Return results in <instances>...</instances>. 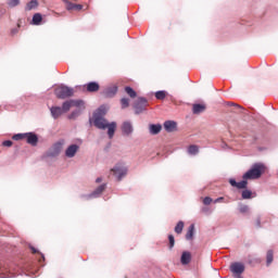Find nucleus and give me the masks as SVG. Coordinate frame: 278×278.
Returning <instances> with one entry per match:
<instances>
[{
    "label": "nucleus",
    "mask_w": 278,
    "mask_h": 278,
    "mask_svg": "<svg viewBox=\"0 0 278 278\" xmlns=\"http://www.w3.org/2000/svg\"><path fill=\"white\" fill-rule=\"evenodd\" d=\"M149 106V101L147 98H138L135 103V114H142V112L147 111V108Z\"/></svg>",
    "instance_id": "obj_4"
},
{
    "label": "nucleus",
    "mask_w": 278,
    "mask_h": 278,
    "mask_svg": "<svg viewBox=\"0 0 278 278\" xmlns=\"http://www.w3.org/2000/svg\"><path fill=\"white\" fill-rule=\"evenodd\" d=\"M166 91H156L155 99H157L159 101H164V99H166Z\"/></svg>",
    "instance_id": "obj_28"
},
{
    "label": "nucleus",
    "mask_w": 278,
    "mask_h": 278,
    "mask_svg": "<svg viewBox=\"0 0 278 278\" xmlns=\"http://www.w3.org/2000/svg\"><path fill=\"white\" fill-rule=\"evenodd\" d=\"M223 201H225V198L220 197L214 200V203H223Z\"/></svg>",
    "instance_id": "obj_39"
},
{
    "label": "nucleus",
    "mask_w": 278,
    "mask_h": 278,
    "mask_svg": "<svg viewBox=\"0 0 278 278\" xmlns=\"http://www.w3.org/2000/svg\"><path fill=\"white\" fill-rule=\"evenodd\" d=\"M192 112H193V114H202V112H205V105H203V104H193Z\"/></svg>",
    "instance_id": "obj_22"
},
{
    "label": "nucleus",
    "mask_w": 278,
    "mask_h": 278,
    "mask_svg": "<svg viewBox=\"0 0 278 278\" xmlns=\"http://www.w3.org/2000/svg\"><path fill=\"white\" fill-rule=\"evenodd\" d=\"M125 92L130 97V99H136V97H138V93L131 87H125Z\"/></svg>",
    "instance_id": "obj_24"
},
{
    "label": "nucleus",
    "mask_w": 278,
    "mask_h": 278,
    "mask_svg": "<svg viewBox=\"0 0 278 278\" xmlns=\"http://www.w3.org/2000/svg\"><path fill=\"white\" fill-rule=\"evenodd\" d=\"M77 151H79V146L71 144L65 150V156L66 157H73L74 155H77Z\"/></svg>",
    "instance_id": "obj_11"
},
{
    "label": "nucleus",
    "mask_w": 278,
    "mask_h": 278,
    "mask_svg": "<svg viewBox=\"0 0 278 278\" xmlns=\"http://www.w3.org/2000/svg\"><path fill=\"white\" fill-rule=\"evenodd\" d=\"M122 134L123 136H131V134H134V126L130 124V122L123 123Z\"/></svg>",
    "instance_id": "obj_9"
},
{
    "label": "nucleus",
    "mask_w": 278,
    "mask_h": 278,
    "mask_svg": "<svg viewBox=\"0 0 278 278\" xmlns=\"http://www.w3.org/2000/svg\"><path fill=\"white\" fill-rule=\"evenodd\" d=\"M50 112H51V116H52L53 118H60V116H61L62 114H64V111H63L62 108H60V106H52V108L50 109Z\"/></svg>",
    "instance_id": "obj_17"
},
{
    "label": "nucleus",
    "mask_w": 278,
    "mask_h": 278,
    "mask_svg": "<svg viewBox=\"0 0 278 278\" xmlns=\"http://www.w3.org/2000/svg\"><path fill=\"white\" fill-rule=\"evenodd\" d=\"M228 105H233V103L229 102Z\"/></svg>",
    "instance_id": "obj_45"
},
{
    "label": "nucleus",
    "mask_w": 278,
    "mask_h": 278,
    "mask_svg": "<svg viewBox=\"0 0 278 278\" xmlns=\"http://www.w3.org/2000/svg\"><path fill=\"white\" fill-rule=\"evenodd\" d=\"M194 238V224L190 225L186 233V240H192Z\"/></svg>",
    "instance_id": "obj_23"
},
{
    "label": "nucleus",
    "mask_w": 278,
    "mask_h": 278,
    "mask_svg": "<svg viewBox=\"0 0 278 278\" xmlns=\"http://www.w3.org/2000/svg\"><path fill=\"white\" fill-rule=\"evenodd\" d=\"M41 260H45V255L43 254H41Z\"/></svg>",
    "instance_id": "obj_43"
},
{
    "label": "nucleus",
    "mask_w": 278,
    "mask_h": 278,
    "mask_svg": "<svg viewBox=\"0 0 278 278\" xmlns=\"http://www.w3.org/2000/svg\"><path fill=\"white\" fill-rule=\"evenodd\" d=\"M105 114H108V108L103 105L100 106L93 113V125L98 129H108V136L110 140H112L114 138V134H116V122L109 123L104 117Z\"/></svg>",
    "instance_id": "obj_1"
},
{
    "label": "nucleus",
    "mask_w": 278,
    "mask_h": 278,
    "mask_svg": "<svg viewBox=\"0 0 278 278\" xmlns=\"http://www.w3.org/2000/svg\"><path fill=\"white\" fill-rule=\"evenodd\" d=\"M18 3H21V0H9L8 5L10 8H16V5H18Z\"/></svg>",
    "instance_id": "obj_34"
},
{
    "label": "nucleus",
    "mask_w": 278,
    "mask_h": 278,
    "mask_svg": "<svg viewBox=\"0 0 278 278\" xmlns=\"http://www.w3.org/2000/svg\"><path fill=\"white\" fill-rule=\"evenodd\" d=\"M38 8V0H31L26 4V10L29 12L31 10H36Z\"/></svg>",
    "instance_id": "obj_26"
},
{
    "label": "nucleus",
    "mask_w": 278,
    "mask_h": 278,
    "mask_svg": "<svg viewBox=\"0 0 278 278\" xmlns=\"http://www.w3.org/2000/svg\"><path fill=\"white\" fill-rule=\"evenodd\" d=\"M149 131L152 134V136H157L162 131V125L160 124H151L149 126Z\"/></svg>",
    "instance_id": "obj_18"
},
{
    "label": "nucleus",
    "mask_w": 278,
    "mask_h": 278,
    "mask_svg": "<svg viewBox=\"0 0 278 278\" xmlns=\"http://www.w3.org/2000/svg\"><path fill=\"white\" fill-rule=\"evenodd\" d=\"M3 147H12V141L11 140H5L2 142Z\"/></svg>",
    "instance_id": "obj_38"
},
{
    "label": "nucleus",
    "mask_w": 278,
    "mask_h": 278,
    "mask_svg": "<svg viewBox=\"0 0 278 278\" xmlns=\"http://www.w3.org/2000/svg\"><path fill=\"white\" fill-rule=\"evenodd\" d=\"M263 173H266V166L262 163H256L243 175V179H260Z\"/></svg>",
    "instance_id": "obj_2"
},
{
    "label": "nucleus",
    "mask_w": 278,
    "mask_h": 278,
    "mask_svg": "<svg viewBox=\"0 0 278 278\" xmlns=\"http://www.w3.org/2000/svg\"><path fill=\"white\" fill-rule=\"evenodd\" d=\"M42 23V15L40 13H36L33 16V25H40Z\"/></svg>",
    "instance_id": "obj_27"
},
{
    "label": "nucleus",
    "mask_w": 278,
    "mask_h": 278,
    "mask_svg": "<svg viewBox=\"0 0 278 278\" xmlns=\"http://www.w3.org/2000/svg\"><path fill=\"white\" fill-rule=\"evenodd\" d=\"M257 227H260V219L257 220Z\"/></svg>",
    "instance_id": "obj_44"
},
{
    "label": "nucleus",
    "mask_w": 278,
    "mask_h": 278,
    "mask_svg": "<svg viewBox=\"0 0 278 278\" xmlns=\"http://www.w3.org/2000/svg\"><path fill=\"white\" fill-rule=\"evenodd\" d=\"M266 260H267V266H270V264H273V260H274L273 250L267 251Z\"/></svg>",
    "instance_id": "obj_29"
},
{
    "label": "nucleus",
    "mask_w": 278,
    "mask_h": 278,
    "mask_svg": "<svg viewBox=\"0 0 278 278\" xmlns=\"http://www.w3.org/2000/svg\"><path fill=\"white\" fill-rule=\"evenodd\" d=\"M54 93L56 94L58 99H68V97H73V94H75V90L71 87L61 85L55 88Z\"/></svg>",
    "instance_id": "obj_3"
},
{
    "label": "nucleus",
    "mask_w": 278,
    "mask_h": 278,
    "mask_svg": "<svg viewBox=\"0 0 278 278\" xmlns=\"http://www.w3.org/2000/svg\"><path fill=\"white\" fill-rule=\"evenodd\" d=\"M121 105H122V110H125V109L129 108V99L128 98H122L121 99Z\"/></svg>",
    "instance_id": "obj_30"
},
{
    "label": "nucleus",
    "mask_w": 278,
    "mask_h": 278,
    "mask_svg": "<svg viewBox=\"0 0 278 278\" xmlns=\"http://www.w3.org/2000/svg\"><path fill=\"white\" fill-rule=\"evenodd\" d=\"M87 88V92H99V83L96 81H91L89 84L86 85Z\"/></svg>",
    "instance_id": "obj_20"
},
{
    "label": "nucleus",
    "mask_w": 278,
    "mask_h": 278,
    "mask_svg": "<svg viewBox=\"0 0 278 278\" xmlns=\"http://www.w3.org/2000/svg\"><path fill=\"white\" fill-rule=\"evenodd\" d=\"M62 152V142L54 143L47 152L48 157H58Z\"/></svg>",
    "instance_id": "obj_7"
},
{
    "label": "nucleus",
    "mask_w": 278,
    "mask_h": 278,
    "mask_svg": "<svg viewBox=\"0 0 278 278\" xmlns=\"http://www.w3.org/2000/svg\"><path fill=\"white\" fill-rule=\"evenodd\" d=\"M64 3H65V8L66 10H81V8H84L81 4H75L68 0H64Z\"/></svg>",
    "instance_id": "obj_21"
},
{
    "label": "nucleus",
    "mask_w": 278,
    "mask_h": 278,
    "mask_svg": "<svg viewBox=\"0 0 278 278\" xmlns=\"http://www.w3.org/2000/svg\"><path fill=\"white\" fill-rule=\"evenodd\" d=\"M30 251H31V253H38V250L34 247H30Z\"/></svg>",
    "instance_id": "obj_41"
},
{
    "label": "nucleus",
    "mask_w": 278,
    "mask_h": 278,
    "mask_svg": "<svg viewBox=\"0 0 278 278\" xmlns=\"http://www.w3.org/2000/svg\"><path fill=\"white\" fill-rule=\"evenodd\" d=\"M239 212H241V214H247L249 212V205L240 204Z\"/></svg>",
    "instance_id": "obj_33"
},
{
    "label": "nucleus",
    "mask_w": 278,
    "mask_h": 278,
    "mask_svg": "<svg viewBox=\"0 0 278 278\" xmlns=\"http://www.w3.org/2000/svg\"><path fill=\"white\" fill-rule=\"evenodd\" d=\"M81 105H84L81 100H67L63 102L61 110H63V114H66L71 108H81Z\"/></svg>",
    "instance_id": "obj_6"
},
{
    "label": "nucleus",
    "mask_w": 278,
    "mask_h": 278,
    "mask_svg": "<svg viewBox=\"0 0 278 278\" xmlns=\"http://www.w3.org/2000/svg\"><path fill=\"white\" fill-rule=\"evenodd\" d=\"M230 270H231V273H233V275H238V278H242L240 276L244 273V264L233 263L230 266Z\"/></svg>",
    "instance_id": "obj_8"
},
{
    "label": "nucleus",
    "mask_w": 278,
    "mask_h": 278,
    "mask_svg": "<svg viewBox=\"0 0 278 278\" xmlns=\"http://www.w3.org/2000/svg\"><path fill=\"white\" fill-rule=\"evenodd\" d=\"M184 231V222H178V224L175 227L176 233H181Z\"/></svg>",
    "instance_id": "obj_31"
},
{
    "label": "nucleus",
    "mask_w": 278,
    "mask_h": 278,
    "mask_svg": "<svg viewBox=\"0 0 278 278\" xmlns=\"http://www.w3.org/2000/svg\"><path fill=\"white\" fill-rule=\"evenodd\" d=\"M229 184L230 186H232V188H238V190H244V188L249 186V182L247 181V179H243L240 182L236 181V179H230Z\"/></svg>",
    "instance_id": "obj_10"
},
{
    "label": "nucleus",
    "mask_w": 278,
    "mask_h": 278,
    "mask_svg": "<svg viewBox=\"0 0 278 278\" xmlns=\"http://www.w3.org/2000/svg\"><path fill=\"white\" fill-rule=\"evenodd\" d=\"M253 192L251 190H243L241 193L242 199H251Z\"/></svg>",
    "instance_id": "obj_32"
},
{
    "label": "nucleus",
    "mask_w": 278,
    "mask_h": 278,
    "mask_svg": "<svg viewBox=\"0 0 278 278\" xmlns=\"http://www.w3.org/2000/svg\"><path fill=\"white\" fill-rule=\"evenodd\" d=\"M103 181V178H101V177H98L97 179H96V184H101Z\"/></svg>",
    "instance_id": "obj_40"
},
{
    "label": "nucleus",
    "mask_w": 278,
    "mask_h": 278,
    "mask_svg": "<svg viewBox=\"0 0 278 278\" xmlns=\"http://www.w3.org/2000/svg\"><path fill=\"white\" fill-rule=\"evenodd\" d=\"M187 152L189 155H197L199 153V146H189Z\"/></svg>",
    "instance_id": "obj_25"
},
{
    "label": "nucleus",
    "mask_w": 278,
    "mask_h": 278,
    "mask_svg": "<svg viewBox=\"0 0 278 278\" xmlns=\"http://www.w3.org/2000/svg\"><path fill=\"white\" fill-rule=\"evenodd\" d=\"M164 129L167 130L169 134L173 131H177V123L173 121H167L164 123Z\"/></svg>",
    "instance_id": "obj_16"
},
{
    "label": "nucleus",
    "mask_w": 278,
    "mask_h": 278,
    "mask_svg": "<svg viewBox=\"0 0 278 278\" xmlns=\"http://www.w3.org/2000/svg\"><path fill=\"white\" fill-rule=\"evenodd\" d=\"M111 174L121 181L125 175H127V167L123 164H117L111 169Z\"/></svg>",
    "instance_id": "obj_5"
},
{
    "label": "nucleus",
    "mask_w": 278,
    "mask_h": 278,
    "mask_svg": "<svg viewBox=\"0 0 278 278\" xmlns=\"http://www.w3.org/2000/svg\"><path fill=\"white\" fill-rule=\"evenodd\" d=\"M117 92H118V87H116V86H111V87H108L106 89H104L103 94H104V97H108L109 99H111V98L114 97Z\"/></svg>",
    "instance_id": "obj_15"
},
{
    "label": "nucleus",
    "mask_w": 278,
    "mask_h": 278,
    "mask_svg": "<svg viewBox=\"0 0 278 278\" xmlns=\"http://www.w3.org/2000/svg\"><path fill=\"white\" fill-rule=\"evenodd\" d=\"M2 277H8V276L3 275Z\"/></svg>",
    "instance_id": "obj_47"
},
{
    "label": "nucleus",
    "mask_w": 278,
    "mask_h": 278,
    "mask_svg": "<svg viewBox=\"0 0 278 278\" xmlns=\"http://www.w3.org/2000/svg\"><path fill=\"white\" fill-rule=\"evenodd\" d=\"M26 134H17L13 136V140H25Z\"/></svg>",
    "instance_id": "obj_35"
},
{
    "label": "nucleus",
    "mask_w": 278,
    "mask_h": 278,
    "mask_svg": "<svg viewBox=\"0 0 278 278\" xmlns=\"http://www.w3.org/2000/svg\"><path fill=\"white\" fill-rule=\"evenodd\" d=\"M25 139L28 144H31V147H36L38 144V136L34 132H26Z\"/></svg>",
    "instance_id": "obj_12"
},
{
    "label": "nucleus",
    "mask_w": 278,
    "mask_h": 278,
    "mask_svg": "<svg viewBox=\"0 0 278 278\" xmlns=\"http://www.w3.org/2000/svg\"><path fill=\"white\" fill-rule=\"evenodd\" d=\"M0 273H5V267H0Z\"/></svg>",
    "instance_id": "obj_42"
},
{
    "label": "nucleus",
    "mask_w": 278,
    "mask_h": 278,
    "mask_svg": "<svg viewBox=\"0 0 278 278\" xmlns=\"http://www.w3.org/2000/svg\"><path fill=\"white\" fill-rule=\"evenodd\" d=\"M235 106H236V108H240V105H238V104H235Z\"/></svg>",
    "instance_id": "obj_46"
},
{
    "label": "nucleus",
    "mask_w": 278,
    "mask_h": 278,
    "mask_svg": "<svg viewBox=\"0 0 278 278\" xmlns=\"http://www.w3.org/2000/svg\"><path fill=\"white\" fill-rule=\"evenodd\" d=\"M74 108H77V109L68 115L70 121L77 118L81 114V112H84V110H86L84 102L80 106H74Z\"/></svg>",
    "instance_id": "obj_14"
},
{
    "label": "nucleus",
    "mask_w": 278,
    "mask_h": 278,
    "mask_svg": "<svg viewBox=\"0 0 278 278\" xmlns=\"http://www.w3.org/2000/svg\"><path fill=\"white\" fill-rule=\"evenodd\" d=\"M168 240H169V249H173V247H175V237L173 235H169Z\"/></svg>",
    "instance_id": "obj_36"
},
{
    "label": "nucleus",
    "mask_w": 278,
    "mask_h": 278,
    "mask_svg": "<svg viewBox=\"0 0 278 278\" xmlns=\"http://www.w3.org/2000/svg\"><path fill=\"white\" fill-rule=\"evenodd\" d=\"M190 262H192V253H190L189 251L182 252L180 257V263L182 264V266H187V264H190Z\"/></svg>",
    "instance_id": "obj_13"
},
{
    "label": "nucleus",
    "mask_w": 278,
    "mask_h": 278,
    "mask_svg": "<svg viewBox=\"0 0 278 278\" xmlns=\"http://www.w3.org/2000/svg\"><path fill=\"white\" fill-rule=\"evenodd\" d=\"M105 188H108V185L103 184L100 185L92 193L90 197H93L94 199H97V197H101V194H103V192L105 191Z\"/></svg>",
    "instance_id": "obj_19"
},
{
    "label": "nucleus",
    "mask_w": 278,
    "mask_h": 278,
    "mask_svg": "<svg viewBox=\"0 0 278 278\" xmlns=\"http://www.w3.org/2000/svg\"><path fill=\"white\" fill-rule=\"evenodd\" d=\"M212 201H213L212 198L206 197V198H204L203 203H204V205H210L212 203Z\"/></svg>",
    "instance_id": "obj_37"
}]
</instances>
